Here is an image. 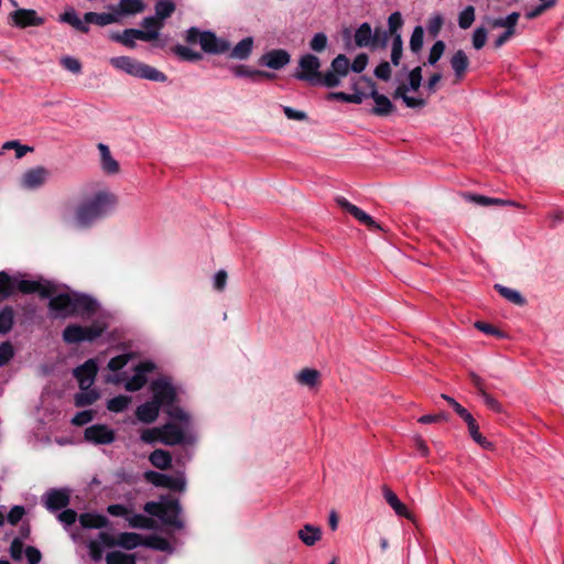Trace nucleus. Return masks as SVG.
<instances>
[{"mask_svg":"<svg viewBox=\"0 0 564 564\" xmlns=\"http://www.w3.org/2000/svg\"><path fill=\"white\" fill-rule=\"evenodd\" d=\"M117 196L106 189L98 191L83 200L74 215L65 218V224L73 229H86L108 216L117 206Z\"/></svg>","mask_w":564,"mask_h":564,"instance_id":"nucleus-1","label":"nucleus"},{"mask_svg":"<svg viewBox=\"0 0 564 564\" xmlns=\"http://www.w3.org/2000/svg\"><path fill=\"white\" fill-rule=\"evenodd\" d=\"M153 393L152 400L160 406L164 408L166 414L173 420L178 422H188V414L181 408L174 404L177 395L176 388L172 384L169 378H160L151 383Z\"/></svg>","mask_w":564,"mask_h":564,"instance_id":"nucleus-2","label":"nucleus"},{"mask_svg":"<svg viewBox=\"0 0 564 564\" xmlns=\"http://www.w3.org/2000/svg\"><path fill=\"white\" fill-rule=\"evenodd\" d=\"M15 291L24 294L39 293L42 297H47L52 294L53 288L50 282L24 280L19 275L10 276L0 271V297H9Z\"/></svg>","mask_w":564,"mask_h":564,"instance_id":"nucleus-3","label":"nucleus"},{"mask_svg":"<svg viewBox=\"0 0 564 564\" xmlns=\"http://www.w3.org/2000/svg\"><path fill=\"white\" fill-rule=\"evenodd\" d=\"M110 65L124 74L130 76L148 79L158 83L166 82L167 77L164 73L155 67L139 62L130 56H116L109 59Z\"/></svg>","mask_w":564,"mask_h":564,"instance_id":"nucleus-4","label":"nucleus"},{"mask_svg":"<svg viewBox=\"0 0 564 564\" xmlns=\"http://www.w3.org/2000/svg\"><path fill=\"white\" fill-rule=\"evenodd\" d=\"M144 511L158 517L164 524L175 529H182L184 522L181 518V506L177 499L162 497L159 501H150L144 506Z\"/></svg>","mask_w":564,"mask_h":564,"instance_id":"nucleus-5","label":"nucleus"},{"mask_svg":"<svg viewBox=\"0 0 564 564\" xmlns=\"http://www.w3.org/2000/svg\"><path fill=\"white\" fill-rule=\"evenodd\" d=\"M53 288L48 307L54 313L55 317H67L70 316L80 310H89V301L85 296L80 295H70L67 293H62L58 295H54L55 288L52 283H50Z\"/></svg>","mask_w":564,"mask_h":564,"instance_id":"nucleus-6","label":"nucleus"},{"mask_svg":"<svg viewBox=\"0 0 564 564\" xmlns=\"http://www.w3.org/2000/svg\"><path fill=\"white\" fill-rule=\"evenodd\" d=\"M354 39L358 47H386L388 32L380 28L372 31L370 24L365 22L356 30Z\"/></svg>","mask_w":564,"mask_h":564,"instance_id":"nucleus-7","label":"nucleus"},{"mask_svg":"<svg viewBox=\"0 0 564 564\" xmlns=\"http://www.w3.org/2000/svg\"><path fill=\"white\" fill-rule=\"evenodd\" d=\"M184 426H177L175 423H166L161 426V443L169 446L194 444L195 436L189 431V421L181 422Z\"/></svg>","mask_w":564,"mask_h":564,"instance_id":"nucleus-8","label":"nucleus"},{"mask_svg":"<svg viewBox=\"0 0 564 564\" xmlns=\"http://www.w3.org/2000/svg\"><path fill=\"white\" fill-rule=\"evenodd\" d=\"M104 326L94 324L90 326L69 325L63 332V339L67 344H77L80 341H93L101 336Z\"/></svg>","mask_w":564,"mask_h":564,"instance_id":"nucleus-9","label":"nucleus"},{"mask_svg":"<svg viewBox=\"0 0 564 564\" xmlns=\"http://www.w3.org/2000/svg\"><path fill=\"white\" fill-rule=\"evenodd\" d=\"M300 72L294 76L300 80H305L312 85H318L321 79V61L313 54H305L299 61Z\"/></svg>","mask_w":564,"mask_h":564,"instance_id":"nucleus-10","label":"nucleus"},{"mask_svg":"<svg viewBox=\"0 0 564 564\" xmlns=\"http://www.w3.org/2000/svg\"><path fill=\"white\" fill-rule=\"evenodd\" d=\"M144 478L156 487H164L174 491H184L186 487V479L183 473H180L176 476H170L149 470L144 473Z\"/></svg>","mask_w":564,"mask_h":564,"instance_id":"nucleus-11","label":"nucleus"},{"mask_svg":"<svg viewBox=\"0 0 564 564\" xmlns=\"http://www.w3.org/2000/svg\"><path fill=\"white\" fill-rule=\"evenodd\" d=\"M9 22L17 28L25 29L41 26L45 23V19L33 9H17L9 14Z\"/></svg>","mask_w":564,"mask_h":564,"instance_id":"nucleus-12","label":"nucleus"},{"mask_svg":"<svg viewBox=\"0 0 564 564\" xmlns=\"http://www.w3.org/2000/svg\"><path fill=\"white\" fill-rule=\"evenodd\" d=\"M50 175V171L44 166L29 169L22 174L20 186L24 189H36L46 183Z\"/></svg>","mask_w":564,"mask_h":564,"instance_id":"nucleus-13","label":"nucleus"},{"mask_svg":"<svg viewBox=\"0 0 564 564\" xmlns=\"http://www.w3.org/2000/svg\"><path fill=\"white\" fill-rule=\"evenodd\" d=\"M97 371L98 367L95 359H88L74 370V376L78 380L80 390H87L93 386Z\"/></svg>","mask_w":564,"mask_h":564,"instance_id":"nucleus-14","label":"nucleus"},{"mask_svg":"<svg viewBox=\"0 0 564 564\" xmlns=\"http://www.w3.org/2000/svg\"><path fill=\"white\" fill-rule=\"evenodd\" d=\"M42 500L46 509L54 512L68 506L69 491L67 489H51L43 495Z\"/></svg>","mask_w":564,"mask_h":564,"instance_id":"nucleus-15","label":"nucleus"},{"mask_svg":"<svg viewBox=\"0 0 564 564\" xmlns=\"http://www.w3.org/2000/svg\"><path fill=\"white\" fill-rule=\"evenodd\" d=\"M154 369L152 361L140 362L134 368V375L126 381L124 388L128 391H138L147 383V375Z\"/></svg>","mask_w":564,"mask_h":564,"instance_id":"nucleus-16","label":"nucleus"},{"mask_svg":"<svg viewBox=\"0 0 564 564\" xmlns=\"http://www.w3.org/2000/svg\"><path fill=\"white\" fill-rule=\"evenodd\" d=\"M199 45L204 52L213 54H221L230 48V44L227 41L218 39L209 31L202 33Z\"/></svg>","mask_w":564,"mask_h":564,"instance_id":"nucleus-17","label":"nucleus"},{"mask_svg":"<svg viewBox=\"0 0 564 564\" xmlns=\"http://www.w3.org/2000/svg\"><path fill=\"white\" fill-rule=\"evenodd\" d=\"M364 79L371 87V91H370L369 96L373 99V101L376 104V106L372 109V113L376 116L390 115L394 109V106L392 105L390 99L387 96L378 93V90L376 88V84L371 79H368V78H364Z\"/></svg>","mask_w":564,"mask_h":564,"instance_id":"nucleus-18","label":"nucleus"},{"mask_svg":"<svg viewBox=\"0 0 564 564\" xmlns=\"http://www.w3.org/2000/svg\"><path fill=\"white\" fill-rule=\"evenodd\" d=\"M86 441L94 444H110L115 441V433L106 425H91L85 430Z\"/></svg>","mask_w":564,"mask_h":564,"instance_id":"nucleus-19","label":"nucleus"},{"mask_svg":"<svg viewBox=\"0 0 564 564\" xmlns=\"http://www.w3.org/2000/svg\"><path fill=\"white\" fill-rule=\"evenodd\" d=\"M98 151L100 153V167L107 175H116L120 172L119 162L112 156L110 149L107 144L98 143Z\"/></svg>","mask_w":564,"mask_h":564,"instance_id":"nucleus-20","label":"nucleus"},{"mask_svg":"<svg viewBox=\"0 0 564 564\" xmlns=\"http://www.w3.org/2000/svg\"><path fill=\"white\" fill-rule=\"evenodd\" d=\"M290 58L285 50H272L261 57V63L271 69H280L289 64Z\"/></svg>","mask_w":564,"mask_h":564,"instance_id":"nucleus-21","label":"nucleus"},{"mask_svg":"<svg viewBox=\"0 0 564 564\" xmlns=\"http://www.w3.org/2000/svg\"><path fill=\"white\" fill-rule=\"evenodd\" d=\"M383 497L387 503L393 511L408 520H413L412 513L408 510L406 506L398 498V496L387 486L382 488Z\"/></svg>","mask_w":564,"mask_h":564,"instance_id":"nucleus-22","label":"nucleus"},{"mask_svg":"<svg viewBox=\"0 0 564 564\" xmlns=\"http://www.w3.org/2000/svg\"><path fill=\"white\" fill-rule=\"evenodd\" d=\"M160 409L161 408L153 400H151L137 408L135 416L140 422L150 424L158 419Z\"/></svg>","mask_w":564,"mask_h":564,"instance_id":"nucleus-23","label":"nucleus"},{"mask_svg":"<svg viewBox=\"0 0 564 564\" xmlns=\"http://www.w3.org/2000/svg\"><path fill=\"white\" fill-rule=\"evenodd\" d=\"M449 63L454 70L456 82H460L464 78L469 65L468 56L463 50H458L451 57Z\"/></svg>","mask_w":564,"mask_h":564,"instance_id":"nucleus-24","label":"nucleus"},{"mask_svg":"<svg viewBox=\"0 0 564 564\" xmlns=\"http://www.w3.org/2000/svg\"><path fill=\"white\" fill-rule=\"evenodd\" d=\"M153 33L142 32L138 29H126L122 32V39L120 43L129 48H134L137 45L135 40L150 42L153 41Z\"/></svg>","mask_w":564,"mask_h":564,"instance_id":"nucleus-25","label":"nucleus"},{"mask_svg":"<svg viewBox=\"0 0 564 564\" xmlns=\"http://www.w3.org/2000/svg\"><path fill=\"white\" fill-rule=\"evenodd\" d=\"M145 10V3L143 0H120L117 8L116 14L118 19L122 15H132L141 13Z\"/></svg>","mask_w":564,"mask_h":564,"instance_id":"nucleus-26","label":"nucleus"},{"mask_svg":"<svg viewBox=\"0 0 564 564\" xmlns=\"http://www.w3.org/2000/svg\"><path fill=\"white\" fill-rule=\"evenodd\" d=\"M408 91L409 87L406 86V84H401L395 88L393 93V98H401L406 107L413 109L423 108L426 105L425 99L408 96Z\"/></svg>","mask_w":564,"mask_h":564,"instance_id":"nucleus-27","label":"nucleus"},{"mask_svg":"<svg viewBox=\"0 0 564 564\" xmlns=\"http://www.w3.org/2000/svg\"><path fill=\"white\" fill-rule=\"evenodd\" d=\"M59 21L72 25L75 30L83 33L89 32L88 23L85 22V19L82 20L73 8L65 10V12L59 15Z\"/></svg>","mask_w":564,"mask_h":564,"instance_id":"nucleus-28","label":"nucleus"},{"mask_svg":"<svg viewBox=\"0 0 564 564\" xmlns=\"http://www.w3.org/2000/svg\"><path fill=\"white\" fill-rule=\"evenodd\" d=\"M319 372L316 369L304 368L295 375L296 381L311 389L316 388L319 384Z\"/></svg>","mask_w":564,"mask_h":564,"instance_id":"nucleus-29","label":"nucleus"},{"mask_svg":"<svg viewBox=\"0 0 564 564\" xmlns=\"http://www.w3.org/2000/svg\"><path fill=\"white\" fill-rule=\"evenodd\" d=\"M84 19L86 23H95L99 26L109 25L118 22V14L115 13H96V12H87L84 14Z\"/></svg>","mask_w":564,"mask_h":564,"instance_id":"nucleus-30","label":"nucleus"},{"mask_svg":"<svg viewBox=\"0 0 564 564\" xmlns=\"http://www.w3.org/2000/svg\"><path fill=\"white\" fill-rule=\"evenodd\" d=\"M231 70L236 77H246V78H250L253 82H257L260 78H271L273 76L270 73L253 69L246 65L235 66Z\"/></svg>","mask_w":564,"mask_h":564,"instance_id":"nucleus-31","label":"nucleus"},{"mask_svg":"<svg viewBox=\"0 0 564 564\" xmlns=\"http://www.w3.org/2000/svg\"><path fill=\"white\" fill-rule=\"evenodd\" d=\"M299 538L307 545L312 546L322 538V531L318 527L312 524H305L303 529L299 531Z\"/></svg>","mask_w":564,"mask_h":564,"instance_id":"nucleus-32","label":"nucleus"},{"mask_svg":"<svg viewBox=\"0 0 564 564\" xmlns=\"http://www.w3.org/2000/svg\"><path fill=\"white\" fill-rule=\"evenodd\" d=\"M79 523L87 529H101L107 525L108 520L101 514L83 513L79 516Z\"/></svg>","mask_w":564,"mask_h":564,"instance_id":"nucleus-33","label":"nucleus"},{"mask_svg":"<svg viewBox=\"0 0 564 564\" xmlns=\"http://www.w3.org/2000/svg\"><path fill=\"white\" fill-rule=\"evenodd\" d=\"M253 39L248 36L242 39L230 52V57L237 59H246L252 52Z\"/></svg>","mask_w":564,"mask_h":564,"instance_id":"nucleus-34","label":"nucleus"},{"mask_svg":"<svg viewBox=\"0 0 564 564\" xmlns=\"http://www.w3.org/2000/svg\"><path fill=\"white\" fill-rule=\"evenodd\" d=\"M144 539L134 532H124L120 533L117 538V545L127 549L132 550L135 549L139 545H143Z\"/></svg>","mask_w":564,"mask_h":564,"instance_id":"nucleus-35","label":"nucleus"},{"mask_svg":"<svg viewBox=\"0 0 564 564\" xmlns=\"http://www.w3.org/2000/svg\"><path fill=\"white\" fill-rule=\"evenodd\" d=\"M150 463L159 469H167L171 466L172 457L164 449H155L149 456Z\"/></svg>","mask_w":564,"mask_h":564,"instance_id":"nucleus-36","label":"nucleus"},{"mask_svg":"<svg viewBox=\"0 0 564 564\" xmlns=\"http://www.w3.org/2000/svg\"><path fill=\"white\" fill-rule=\"evenodd\" d=\"M330 69H333L339 77H346L350 69L348 57L344 54L337 55L330 64Z\"/></svg>","mask_w":564,"mask_h":564,"instance_id":"nucleus-37","label":"nucleus"},{"mask_svg":"<svg viewBox=\"0 0 564 564\" xmlns=\"http://www.w3.org/2000/svg\"><path fill=\"white\" fill-rule=\"evenodd\" d=\"M143 545L163 552L172 551L170 542L166 539L161 538L159 535H150L145 538Z\"/></svg>","mask_w":564,"mask_h":564,"instance_id":"nucleus-38","label":"nucleus"},{"mask_svg":"<svg viewBox=\"0 0 564 564\" xmlns=\"http://www.w3.org/2000/svg\"><path fill=\"white\" fill-rule=\"evenodd\" d=\"M519 17L520 14L518 12H512L506 18L494 19L490 24L495 29L505 28L506 30H516Z\"/></svg>","mask_w":564,"mask_h":564,"instance_id":"nucleus-39","label":"nucleus"},{"mask_svg":"<svg viewBox=\"0 0 564 564\" xmlns=\"http://www.w3.org/2000/svg\"><path fill=\"white\" fill-rule=\"evenodd\" d=\"M175 10V4L171 0H160L155 4V18L164 23V20L171 17Z\"/></svg>","mask_w":564,"mask_h":564,"instance_id":"nucleus-40","label":"nucleus"},{"mask_svg":"<svg viewBox=\"0 0 564 564\" xmlns=\"http://www.w3.org/2000/svg\"><path fill=\"white\" fill-rule=\"evenodd\" d=\"M495 288L497 289L499 294L501 296H503L506 300H508L509 302L517 304V305H523L525 303L523 296L517 290H513V289H510L507 286H502L500 284H496Z\"/></svg>","mask_w":564,"mask_h":564,"instance_id":"nucleus-41","label":"nucleus"},{"mask_svg":"<svg viewBox=\"0 0 564 564\" xmlns=\"http://www.w3.org/2000/svg\"><path fill=\"white\" fill-rule=\"evenodd\" d=\"M106 562L107 564H135V557L132 554L113 551L107 554Z\"/></svg>","mask_w":564,"mask_h":564,"instance_id":"nucleus-42","label":"nucleus"},{"mask_svg":"<svg viewBox=\"0 0 564 564\" xmlns=\"http://www.w3.org/2000/svg\"><path fill=\"white\" fill-rule=\"evenodd\" d=\"M141 25L144 29L141 30L142 32L153 33V40H156L159 37L160 30L163 28L164 23L155 17H147L142 20Z\"/></svg>","mask_w":564,"mask_h":564,"instance_id":"nucleus-43","label":"nucleus"},{"mask_svg":"<svg viewBox=\"0 0 564 564\" xmlns=\"http://www.w3.org/2000/svg\"><path fill=\"white\" fill-rule=\"evenodd\" d=\"M98 398H99L98 392L96 390H93V389L88 388L87 390H82L80 393H77L75 395V404L77 406L90 405Z\"/></svg>","mask_w":564,"mask_h":564,"instance_id":"nucleus-44","label":"nucleus"},{"mask_svg":"<svg viewBox=\"0 0 564 564\" xmlns=\"http://www.w3.org/2000/svg\"><path fill=\"white\" fill-rule=\"evenodd\" d=\"M127 521L131 528L139 529H152L154 527V521L150 518H147L142 514H128Z\"/></svg>","mask_w":564,"mask_h":564,"instance_id":"nucleus-45","label":"nucleus"},{"mask_svg":"<svg viewBox=\"0 0 564 564\" xmlns=\"http://www.w3.org/2000/svg\"><path fill=\"white\" fill-rule=\"evenodd\" d=\"M2 150H14L15 158L22 159L26 153L32 152L33 148L23 145L18 140H11L2 144Z\"/></svg>","mask_w":564,"mask_h":564,"instance_id":"nucleus-46","label":"nucleus"},{"mask_svg":"<svg viewBox=\"0 0 564 564\" xmlns=\"http://www.w3.org/2000/svg\"><path fill=\"white\" fill-rule=\"evenodd\" d=\"M174 53L185 61L196 62L202 59V54L193 51L192 48L184 45H176L173 48Z\"/></svg>","mask_w":564,"mask_h":564,"instance_id":"nucleus-47","label":"nucleus"},{"mask_svg":"<svg viewBox=\"0 0 564 564\" xmlns=\"http://www.w3.org/2000/svg\"><path fill=\"white\" fill-rule=\"evenodd\" d=\"M475 21V8L467 6L458 15V25L462 29H468Z\"/></svg>","mask_w":564,"mask_h":564,"instance_id":"nucleus-48","label":"nucleus"},{"mask_svg":"<svg viewBox=\"0 0 564 564\" xmlns=\"http://www.w3.org/2000/svg\"><path fill=\"white\" fill-rule=\"evenodd\" d=\"M130 402L131 397L118 395L108 401L107 409L112 412H121L129 405Z\"/></svg>","mask_w":564,"mask_h":564,"instance_id":"nucleus-49","label":"nucleus"},{"mask_svg":"<svg viewBox=\"0 0 564 564\" xmlns=\"http://www.w3.org/2000/svg\"><path fill=\"white\" fill-rule=\"evenodd\" d=\"M13 325V312L11 308L6 307L0 312V333H8Z\"/></svg>","mask_w":564,"mask_h":564,"instance_id":"nucleus-50","label":"nucleus"},{"mask_svg":"<svg viewBox=\"0 0 564 564\" xmlns=\"http://www.w3.org/2000/svg\"><path fill=\"white\" fill-rule=\"evenodd\" d=\"M423 37L424 31L422 26H415L411 39H410V48L412 52L417 53L423 46Z\"/></svg>","mask_w":564,"mask_h":564,"instance_id":"nucleus-51","label":"nucleus"},{"mask_svg":"<svg viewBox=\"0 0 564 564\" xmlns=\"http://www.w3.org/2000/svg\"><path fill=\"white\" fill-rule=\"evenodd\" d=\"M340 82L341 77H339L333 69H329L324 75L321 74L318 85H324L325 87L333 88L337 87L340 84Z\"/></svg>","mask_w":564,"mask_h":564,"instance_id":"nucleus-52","label":"nucleus"},{"mask_svg":"<svg viewBox=\"0 0 564 564\" xmlns=\"http://www.w3.org/2000/svg\"><path fill=\"white\" fill-rule=\"evenodd\" d=\"M388 25H389V30L387 31L388 37L395 36V34H399L398 31L403 25V20H402L401 13L393 12L392 14H390V17L388 19Z\"/></svg>","mask_w":564,"mask_h":564,"instance_id":"nucleus-53","label":"nucleus"},{"mask_svg":"<svg viewBox=\"0 0 564 564\" xmlns=\"http://www.w3.org/2000/svg\"><path fill=\"white\" fill-rule=\"evenodd\" d=\"M468 431L470 437L482 448L491 449L494 447L492 443L480 434L478 424L471 426Z\"/></svg>","mask_w":564,"mask_h":564,"instance_id":"nucleus-54","label":"nucleus"},{"mask_svg":"<svg viewBox=\"0 0 564 564\" xmlns=\"http://www.w3.org/2000/svg\"><path fill=\"white\" fill-rule=\"evenodd\" d=\"M402 39L400 34H395L392 40L391 47V62L393 65H399L401 56H402Z\"/></svg>","mask_w":564,"mask_h":564,"instance_id":"nucleus-55","label":"nucleus"},{"mask_svg":"<svg viewBox=\"0 0 564 564\" xmlns=\"http://www.w3.org/2000/svg\"><path fill=\"white\" fill-rule=\"evenodd\" d=\"M328 39L325 33H316L310 41V47L314 52H323L327 46Z\"/></svg>","mask_w":564,"mask_h":564,"instance_id":"nucleus-56","label":"nucleus"},{"mask_svg":"<svg viewBox=\"0 0 564 564\" xmlns=\"http://www.w3.org/2000/svg\"><path fill=\"white\" fill-rule=\"evenodd\" d=\"M445 51V43L443 41H436L430 50L427 62L431 65H435Z\"/></svg>","mask_w":564,"mask_h":564,"instance_id":"nucleus-57","label":"nucleus"},{"mask_svg":"<svg viewBox=\"0 0 564 564\" xmlns=\"http://www.w3.org/2000/svg\"><path fill=\"white\" fill-rule=\"evenodd\" d=\"M422 83V69L420 66L413 68L409 73V84L406 85L409 87V91L413 90L416 91Z\"/></svg>","mask_w":564,"mask_h":564,"instance_id":"nucleus-58","label":"nucleus"},{"mask_svg":"<svg viewBox=\"0 0 564 564\" xmlns=\"http://www.w3.org/2000/svg\"><path fill=\"white\" fill-rule=\"evenodd\" d=\"M61 65L73 74H79L82 72L80 62L72 56L62 57Z\"/></svg>","mask_w":564,"mask_h":564,"instance_id":"nucleus-59","label":"nucleus"},{"mask_svg":"<svg viewBox=\"0 0 564 564\" xmlns=\"http://www.w3.org/2000/svg\"><path fill=\"white\" fill-rule=\"evenodd\" d=\"M443 23H444V20L441 14L432 15L427 23L429 33L433 36H437L443 26Z\"/></svg>","mask_w":564,"mask_h":564,"instance_id":"nucleus-60","label":"nucleus"},{"mask_svg":"<svg viewBox=\"0 0 564 564\" xmlns=\"http://www.w3.org/2000/svg\"><path fill=\"white\" fill-rule=\"evenodd\" d=\"M130 358H131V355H129V354H124V355H120V356H116V357L111 358L108 362L109 370L118 371V370L122 369L129 362Z\"/></svg>","mask_w":564,"mask_h":564,"instance_id":"nucleus-61","label":"nucleus"},{"mask_svg":"<svg viewBox=\"0 0 564 564\" xmlns=\"http://www.w3.org/2000/svg\"><path fill=\"white\" fill-rule=\"evenodd\" d=\"M141 440L144 443H154V442H161V427H153L144 430L141 433Z\"/></svg>","mask_w":564,"mask_h":564,"instance_id":"nucleus-62","label":"nucleus"},{"mask_svg":"<svg viewBox=\"0 0 564 564\" xmlns=\"http://www.w3.org/2000/svg\"><path fill=\"white\" fill-rule=\"evenodd\" d=\"M487 41V31L485 28H477L473 33V46L476 50L484 47Z\"/></svg>","mask_w":564,"mask_h":564,"instance_id":"nucleus-63","label":"nucleus"},{"mask_svg":"<svg viewBox=\"0 0 564 564\" xmlns=\"http://www.w3.org/2000/svg\"><path fill=\"white\" fill-rule=\"evenodd\" d=\"M14 355L13 347L10 343H2L0 345V367L8 364Z\"/></svg>","mask_w":564,"mask_h":564,"instance_id":"nucleus-64","label":"nucleus"}]
</instances>
